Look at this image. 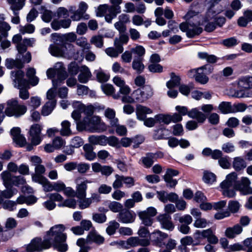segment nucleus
<instances>
[{"label": "nucleus", "mask_w": 252, "mask_h": 252, "mask_svg": "<svg viewBox=\"0 0 252 252\" xmlns=\"http://www.w3.org/2000/svg\"><path fill=\"white\" fill-rule=\"evenodd\" d=\"M105 116L109 120L112 126H115L118 124V119L116 118V112L113 109L107 108L104 111Z\"/></svg>", "instance_id": "c756f323"}, {"label": "nucleus", "mask_w": 252, "mask_h": 252, "mask_svg": "<svg viewBox=\"0 0 252 252\" xmlns=\"http://www.w3.org/2000/svg\"><path fill=\"white\" fill-rule=\"evenodd\" d=\"M78 199V206L80 209L84 210L90 207L92 202L89 197L77 198Z\"/></svg>", "instance_id": "09e8293b"}, {"label": "nucleus", "mask_w": 252, "mask_h": 252, "mask_svg": "<svg viewBox=\"0 0 252 252\" xmlns=\"http://www.w3.org/2000/svg\"><path fill=\"white\" fill-rule=\"evenodd\" d=\"M41 14L42 20L46 23H49L53 17L55 16L54 13L52 11L44 8H42Z\"/></svg>", "instance_id": "49530a36"}, {"label": "nucleus", "mask_w": 252, "mask_h": 252, "mask_svg": "<svg viewBox=\"0 0 252 252\" xmlns=\"http://www.w3.org/2000/svg\"><path fill=\"white\" fill-rule=\"evenodd\" d=\"M56 104V100L48 101L43 106L41 114L43 116L49 115L53 110Z\"/></svg>", "instance_id": "4c0bfd02"}, {"label": "nucleus", "mask_w": 252, "mask_h": 252, "mask_svg": "<svg viewBox=\"0 0 252 252\" xmlns=\"http://www.w3.org/2000/svg\"><path fill=\"white\" fill-rule=\"evenodd\" d=\"M170 115L159 114L155 116L157 123H163L168 125L170 123Z\"/></svg>", "instance_id": "0e129e2a"}, {"label": "nucleus", "mask_w": 252, "mask_h": 252, "mask_svg": "<svg viewBox=\"0 0 252 252\" xmlns=\"http://www.w3.org/2000/svg\"><path fill=\"white\" fill-rule=\"evenodd\" d=\"M46 74L48 78H54L57 75V78L54 80L58 81L59 85H61L67 77V73L61 63H57L54 68H49Z\"/></svg>", "instance_id": "6e6552de"}, {"label": "nucleus", "mask_w": 252, "mask_h": 252, "mask_svg": "<svg viewBox=\"0 0 252 252\" xmlns=\"http://www.w3.org/2000/svg\"><path fill=\"white\" fill-rule=\"evenodd\" d=\"M243 230L242 227L239 224H236L232 227L227 228L225 232L226 237L233 238L236 235L240 234Z\"/></svg>", "instance_id": "7c9ffc66"}, {"label": "nucleus", "mask_w": 252, "mask_h": 252, "mask_svg": "<svg viewBox=\"0 0 252 252\" xmlns=\"http://www.w3.org/2000/svg\"><path fill=\"white\" fill-rule=\"evenodd\" d=\"M108 208L114 213H120V211H121L123 209V205L118 202L111 201L108 205Z\"/></svg>", "instance_id": "e2e57ef3"}, {"label": "nucleus", "mask_w": 252, "mask_h": 252, "mask_svg": "<svg viewBox=\"0 0 252 252\" xmlns=\"http://www.w3.org/2000/svg\"><path fill=\"white\" fill-rule=\"evenodd\" d=\"M71 124L67 121L64 120L61 123V128L60 130V134L63 136H69L72 134V131L70 128Z\"/></svg>", "instance_id": "c9c22d12"}, {"label": "nucleus", "mask_w": 252, "mask_h": 252, "mask_svg": "<svg viewBox=\"0 0 252 252\" xmlns=\"http://www.w3.org/2000/svg\"><path fill=\"white\" fill-rule=\"evenodd\" d=\"M210 232V229H207L203 230H196L193 234V237L197 242L194 245H198L201 241L206 238Z\"/></svg>", "instance_id": "2f4dec72"}, {"label": "nucleus", "mask_w": 252, "mask_h": 252, "mask_svg": "<svg viewBox=\"0 0 252 252\" xmlns=\"http://www.w3.org/2000/svg\"><path fill=\"white\" fill-rule=\"evenodd\" d=\"M54 15L58 19L66 18L69 17V11L64 7H60L56 10Z\"/></svg>", "instance_id": "3c124183"}, {"label": "nucleus", "mask_w": 252, "mask_h": 252, "mask_svg": "<svg viewBox=\"0 0 252 252\" xmlns=\"http://www.w3.org/2000/svg\"><path fill=\"white\" fill-rule=\"evenodd\" d=\"M72 15L70 18L73 21H79L82 19H88L89 18L88 14L84 15L78 10L72 12Z\"/></svg>", "instance_id": "4d7b16f0"}, {"label": "nucleus", "mask_w": 252, "mask_h": 252, "mask_svg": "<svg viewBox=\"0 0 252 252\" xmlns=\"http://www.w3.org/2000/svg\"><path fill=\"white\" fill-rule=\"evenodd\" d=\"M77 128L79 130H86L91 132L101 133L107 129V125L98 116H86L84 119L77 123Z\"/></svg>", "instance_id": "7ed1b4c3"}, {"label": "nucleus", "mask_w": 252, "mask_h": 252, "mask_svg": "<svg viewBox=\"0 0 252 252\" xmlns=\"http://www.w3.org/2000/svg\"><path fill=\"white\" fill-rule=\"evenodd\" d=\"M52 84L53 88L49 89L46 94L47 98L49 99V101L56 100L55 98L56 95L57 88L58 86L60 85L58 84V81L55 80H52Z\"/></svg>", "instance_id": "c03bdc74"}, {"label": "nucleus", "mask_w": 252, "mask_h": 252, "mask_svg": "<svg viewBox=\"0 0 252 252\" xmlns=\"http://www.w3.org/2000/svg\"><path fill=\"white\" fill-rule=\"evenodd\" d=\"M104 241V238L95 231H91L87 237V243L89 244L92 243H95L100 245L102 244Z\"/></svg>", "instance_id": "bb28decb"}, {"label": "nucleus", "mask_w": 252, "mask_h": 252, "mask_svg": "<svg viewBox=\"0 0 252 252\" xmlns=\"http://www.w3.org/2000/svg\"><path fill=\"white\" fill-rule=\"evenodd\" d=\"M186 22H183L179 26L180 29L186 32L187 36L189 38H193L199 35L203 31L200 26L203 24L200 21L201 16L197 12L189 11L185 16Z\"/></svg>", "instance_id": "f03ea898"}, {"label": "nucleus", "mask_w": 252, "mask_h": 252, "mask_svg": "<svg viewBox=\"0 0 252 252\" xmlns=\"http://www.w3.org/2000/svg\"><path fill=\"white\" fill-rule=\"evenodd\" d=\"M233 167L237 171H241L247 166V163L245 160L241 157H237L233 158Z\"/></svg>", "instance_id": "473e14b6"}, {"label": "nucleus", "mask_w": 252, "mask_h": 252, "mask_svg": "<svg viewBox=\"0 0 252 252\" xmlns=\"http://www.w3.org/2000/svg\"><path fill=\"white\" fill-rule=\"evenodd\" d=\"M157 220L159 222L162 229L170 231L174 229V225L169 215L167 214H160L158 216Z\"/></svg>", "instance_id": "dca6fc26"}, {"label": "nucleus", "mask_w": 252, "mask_h": 252, "mask_svg": "<svg viewBox=\"0 0 252 252\" xmlns=\"http://www.w3.org/2000/svg\"><path fill=\"white\" fill-rule=\"evenodd\" d=\"M219 109L223 114L234 113V110L230 103L228 102H221L219 105Z\"/></svg>", "instance_id": "a18cd8bd"}, {"label": "nucleus", "mask_w": 252, "mask_h": 252, "mask_svg": "<svg viewBox=\"0 0 252 252\" xmlns=\"http://www.w3.org/2000/svg\"><path fill=\"white\" fill-rule=\"evenodd\" d=\"M21 130L19 127H14L11 130V133L13 137V141L20 146H24L26 143V138L21 134Z\"/></svg>", "instance_id": "5701e85b"}, {"label": "nucleus", "mask_w": 252, "mask_h": 252, "mask_svg": "<svg viewBox=\"0 0 252 252\" xmlns=\"http://www.w3.org/2000/svg\"><path fill=\"white\" fill-rule=\"evenodd\" d=\"M11 29V27L6 22H4L0 24V35L1 39L8 36V32Z\"/></svg>", "instance_id": "052dcab7"}, {"label": "nucleus", "mask_w": 252, "mask_h": 252, "mask_svg": "<svg viewBox=\"0 0 252 252\" xmlns=\"http://www.w3.org/2000/svg\"><path fill=\"white\" fill-rule=\"evenodd\" d=\"M156 160V154L152 153H148L145 157L141 158L142 164L146 168L150 167Z\"/></svg>", "instance_id": "72a5a7b5"}, {"label": "nucleus", "mask_w": 252, "mask_h": 252, "mask_svg": "<svg viewBox=\"0 0 252 252\" xmlns=\"http://www.w3.org/2000/svg\"><path fill=\"white\" fill-rule=\"evenodd\" d=\"M251 181L247 177H243L239 183L235 182L234 188L243 195L252 194V188L250 187Z\"/></svg>", "instance_id": "2eb2a0df"}, {"label": "nucleus", "mask_w": 252, "mask_h": 252, "mask_svg": "<svg viewBox=\"0 0 252 252\" xmlns=\"http://www.w3.org/2000/svg\"><path fill=\"white\" fill-rule=\"evenodd\" d=\"M36 71L33 68H29L27 72V76L29 79L30 84L33 86H36L39 82V79L35 76Z\"/></svg>", "instance_id": "79ce46f5"}, {"label": "nucleus", "mask_w": 252, "mask_h": 252, "mask_svg": "<svg viewBox=\"0 0 252 252\" xmlns=\"http://www.w3.org/2000/svg\"><path fill=\"white\" fill-rule=\"evenodd\" d=\"M132 67L137 73H142L145 68V66L143 63V58H134L132 63Z\"/></svg>", "instance_id": "58836bf2"}, {"label": "nucleus", "mask_w": 252, "mask_h": 252, "mask_svg": "<svg viewBox=\"0 0 252 252\" xmlns=\"http://www.w3.org/2000/svg\"><path fill=\"white\" fill-rule=\"evenodd\" d=\"M27 110L26 106L19 104L16 99H11L7 101L5 113L7 116L19 117L23 115Z\"/></svg>", "instance_id": "423d86ee"}, {"label": "nucleus", "mask_w": 252, "mask_h": 252, "mask_svg": "<svg viewBox=\"0 0 252 252\" xmlns=\"http://www.w3.org/2000/svg\"><path fill=\"white\" fill-rule=\"evenodd\" d=\"M8 188L9 187L3 191L0 190V203L1 202L3 198H10L18 192L16 189Z\"/></svg>", "instance_id": "37998d69"}, {"label": "nucleus", "mask_w": 252, "mask_h": 252, "mask_svg": "<svg viewBox=\"0 0 252 252\" xmlns=\"http://www.w3.org/2000/svg\"><path fill=\"white\" fill-rule=\"evenodd\" d=\"M12 75L15 77L14 79V87L20 90L19 96L22 99H27L29 97L30 94L29 92L26 89H23L22 88L24 86L26 81L24 79V73L22 70H19L16 72H11Z\"/></svg>", "instance_id": "0eeeda50"}, {"label": "nucleus", "mask_w": 252, "mask_h": 252, "mask_svg": "<svg viewBox=\"0 0 252 252\" xmlns=\"http://www.w3.org/2000/svg\"><path fill=\"white\" fill-rule=\"evenodd\" d=\"M137 234L140 237L146 238L145 239L150 240L151 233L148 228L145 226H140L137 232Z\"/></svg>", "instance_id": "680f3d73"}, {"label": "nucleus", "mask_w": 252, "mask_h": 252, "mask_svg": "<svg viewBox=\"0 0 252 252\" xmlns=\"http://www.w3.org/2000/svg\"><path fill=\"white\" fill-rule=\"evenodd\" d=\"M203 181L208 184H212L216 181V176L215 174L209 171H205L203 177Z\"/></svg>", "instance_id": "603ef678"}, {"label": "nucleus", "mask_w": 252, "mask_h": 252, "mask_svg": "<svg viewBox=\"0 0 252 252\" xmlns=\"http://www.w3.org/2000/svg\"><path fill=\"white\" fill-rule=\"evenodd\" d=\"M135 218V214L128 210H122L117 216L118 220L123 223H132L134 221Z\"/></svg>", "instance_id": "a211bd4d"}, {"label": "nucleus", "mask_w": 252, "mask_h": 252, "mask_svg": "<svg viewBox=\"0 0 252 252\" xmlns=\"http://www.w3.org/2000/svg\"><path fill=\"white\" fill-rule=\"evenodd\" d=\"M212 68L209 64L204 65L198 68V72L195 81L201 84H206L209 81V78L207 76L212 72Z\"/></svg>", "instance_id": "4468645a"}, {"label": "nucleus", "mask_w": 252, "mask_h": 252, "mask_svg": "<svg viewBox=\"0 0 252 252\" xmlns=\"http://www.w3.org/2000/svg\"><path fill=\"white\" fill-rule=\"evenodd\" d=\"M90 42L97 47L101 48L103 46V37L101 35H95L93 36L90 40Z\"/></svg>", "instance_id": "774afa93"}, {"label": "nucleus", "mask_w": 252, "mask_h": 252, "mask_svg": "<svg viewBox=\"0 0 252 252\" xmlns=\"http://www.w3.org/2000/svg\"><path fill=\"white\" fill-rule=\"evenodd\" d=\"M126 240L128 249L139 246H147L150 245L149 240L142 239L138 237H130Z\"/></svg>", "instance_id": "aec40b11"}, {"label": "nucleus", "mask_w": 252, "mask_h": 252, "mask_svg": "<svg viewBox=\"0 0 252 252\" xmlns=\"http://www.w3.org/2000/svg\"><path fill=\"white\" fill-rule=\"evenodd\" d=\"M76 44L84 50H90L91 45L88 42L87 38L85 37H81L75 40Z\"/></svg>", "instance_id": "864d4df0"}, {"label": "nucleus", "mask_w": 252, "mask_h": 252, "mask_svg": "<svg viewBox=\"0 0 252 252\" xmlns=\"http://www.w3.org/2000/svg\"><path fill=\"white\" fill-rule=\"evenodd\" d=\"M74 108L79 109L84 112L88 117L92 115L94 112V107L92 105L85 106L80 101H75L73 103Z\"/></svg>", "instance_id": "b1692460"}, {"label": "nucleus", "mask_w": 252, "mask_h": 252, "mask_svg": "<svg viewBox=\"0 0 252 252\" xmlns=\"http://www.w3.org/2000/svg\"><path fill=\"white\" fill-rule=\"evenodd\" d=\"M0 176L3 181V185L6 188H8L12 185L15 186L24 185L26 183L24 177L21 176H12L9 172L7 171L2 172Z\"/></svg>", "instance_id": "1a4fd4ad"}, {"label": "nucleus", "mask_w": 252, "mask_h": 252, "mask_svg": "<svg viewBox=\"0 0 252 252\" xmlns=\"http://www.w3.org/2000/svg\"><path fill=\"white\" fill-rule=\"evenodd\" d=\"M114 46L115 48L109 47L105 50V53L106 54L112 58L117 57L119 55L121 54L124 51L123 47H121L120 46L119 47L117 45Z\"/></svg>", "instance_id": "ea45409f"}, {"label": "nucleus", "mask_w": 252, "mask_h": 252, "mask_svg": "<svg viewBox=\"0 0 252 252\" xmlns=\"http://www.w3.org/2000/svg\"><path fill=\"white\" fill-rule=\"evenodd\" d=\"M109 224L106 228V232L109 235H111L114 234L116 230L119 227V223L115 220H112L109 222Z\"/></svg>", "instance_id": "13d9d810"}, {"label": "nucleus", "mask_w": 252, "mask_h": 252, "mask_svg": "<svg viewBox=\"0 0 252 252\" xmlns=\"http://www.w3.org/2000/svg\"><path fill=\"white\" fill-rule=\"evenodd\" d=\"M19 59L16 60L13 59H7L5 61V66L8 69H11L14 67L21 68L23 67V64L22 61L20 60V56H19Z\"/></svg>", "instance_id": "a19ab883"}, {"label": "nucleus", "mask_w": 252, "mask_h": 252, "mask_svg": "<svg viewBox=\"0 0 252 252\" xmlns=\"http://www.w3.org/2000/svg\"><path fill=\"white\" fill-rule=\"evenodd\" d=\"M78 80L81 83H87L91 79L92 75L89 68L86 65L80 67Z\"/></svg>", "instance_id": "4be33fe9"}, {"label": "nucleus", "mask_w": 252, "mask_h": 252, "mask_svg": "<svg viewBox=\"0 0 252 252\" xmlns=\"http://www.w3.org/2000/svg\"><path fill=\"white\" fill-rule=\"evenodd\" d=\"M180 82V78L179 76L172 74L171 79L166 83V86L169 89H172L178 86Z\"/></svg>", "instance_id": "6e6d98bb"}, {"label": "nucleus", "mask_w": 252, "mask_h": 252, "mask_svg": "<svg viewBox=\"0 0 252 252\" xmlns=\"http://www.w3.org/2000/svg\"><path fill=\"white\" fill-rule=\"evenodd\" d=\"M188 116L196 119L198 123H203L206 119V116L197 108H192L189 111Z\"/></svg>", "instance_id": "a878e982"}, {"label": "nucleus", "mask_w": 252, "mask_h": 252, "mask_svg": "<svg viewBox=\"0 0 252 252\" xmlns=\"http://www.w3.org/2000/svg\"><path fill=\"white\" fill-rule=\"evenodd\" d=\"M111 5L110 6V9H112L117 12L121 13L122 11L121 4L123 0H109Z\"/></svg>", "instance_id": "69168bd1"}, {"label": "nucleus", "mask_w": 252, "mask_h": 252, "mask_svg": "<svg viewBox=\"0 0 252 252\" xmlns=\"http://www.w3.org/2000/svg\"><path fill=\"white\" fill-rule=\"evenodd\" d=\"M157 214V209L153 207H149L146 210L137 213L138 216L143 224L146 226H151L154 222L153 217Z\"/></svg>", "instance_id": "9d476101"}, {"label": "nucleus", "mask_w": 252, "mask_h": 252, "mask_svg": "<svg viewBox=\"0 0 252 252\" xmlns=\"http://www.w3.org/2000/svg\"><path fill=\"white\" fill-rule=\"evenodd\" d=\"M71 24V20L66 18L64 19L58 20H54L51 23L52 28L57 31L61 28L67 29L70 27Z\"/></svg>", "instance_id": "412c9836"}, {"label": "nucleus", "mask_w": 252, "mask_h": 252, "mask_svg": "<svg viewBox=\"0 0 252 252\" xmlns=\"http://www.w3.org/2000/svg\"><path fill=\"white\" fill-rule=\"evenodd\" d=\"M60 207H68L70 208L74 209L76 206V201L73 198H68L64 201H61L58 204Z\"/></svg>", "instance_id": "8fccbe9b"}, {"label": "nucleus", "mask_w": 252, "mask_h": 252, "mask_svg": "<svg viewBox=\"0 0 252 252\" xmlns=\"http://www.w3.org/2000/svg\"><path fill=\"white\" fill-rule=\"evenodd\" d=\"M106 136L104 135L90 136L88 140L91 145H100L102 146H106Z\"/></svg>", "instance_id": "cd10ccee"}, {"label": "nucleus", "mask_w": 252, "mask_h": 252, "mask_svg": "<svg viewBox=\"0 0 252 252\" xmlns=\"http://www.w3.org/2000/svg\"><path fill=\"white\" fill-rule=\"evenodd\" d=\"M66 49V47L64 46H59L57 44H51L49 48L50 54L53 56L58 57H66L68 54Z\"/></svg>", "instance_id": "6ab92c4d"}, {"label": "nucleus", "mask_w": 252, "mask_h": 252, "mask_svg": "<svg viewBox=\"0 0 252 252\" xmlns=\"http://www.w3.org/2000/svg\"><path fill=\"white\" fill-rule=\"evenodd\" d=\"M65 227L63 224H57L52 227L47 232L43 240L41 238L33 239L27 246L28 252L40 251L50 248L52 245L60 252H65L68 246L65 243L66 235L63 233Z\"/></svg>", "instance_id": "f257e3e1"}, {"label": "nucleus", "mask_w": 252, "mask_h": 252, "mask_svg": "<svg viewBox=\"0 0 252 252\" xmlns=\"http://www.w3.org/2000/svg\"><path fill=\"white\" fill-rule=\"evenodd\" d=\"M76 184L75 196L77 198L85 197L87 195V190L88 189L87 184L91 183L85 178L78 177L75 180Z\"/></svg>", "instance_id": "f8f14e48"}, {"label": "nucleus", "mask_w": 252, "mask_h": 252, "mask_svg": "<svg viewBox=\"0 0 252 252\" xmlns=\"http://www.w3.org/2000/svg\"><path fill=\"white\" fill-rule=\"evenodd\" d=\"M52 37L60 38L62 40L68 42H74L76 40L77 36L74 32H69L60 35L58 33H53L51 35Z\"/></svg>", "instance_id": "e433bc0d"}, {"label": "nucleus", "mask_w": 252, "mask_h": 252, "mask_svg": "<svg viewBox=\"0 0 252 252\" xmlns=\"http://www.w3.org/2000/svg\"><path fill=\"white\" fill-rule=\"evenodd\" d=\"M83 149L85 151L84 156L87 160L91 161L95 159L96 154L93 151V147L91 144H85L83 146Z\"/></svg>", "instance_id": "f704fd0d"}, {"label": "nucleus", "mask_w": 252, "mask_h": 252, "mask_svg": "<svg viewBox=\"0 0 252 252\" xmlns=\"http://www.w3.org/2000/svg\"><path fill=\"white\" fill-rule=\"evenodd\" d=\"M92 219L96 223H103L106 222L107 217L104 214L95 213L93 214Z\"/></svg>", "instance_id": "bf43d9fd"}, {"label": "nucleus", "mask_w": 252, "mask_h": 252, "mask_svg": "<svg viewBox=\"0 0 252 252\" xmlns=\"http://www.w3.org/2000/svg\"><path fill=\"white\" fill-rule=\"evenodd\" d=\"M238 88L240 89L235 92L234 96L237 98L252 97V76L245 75L239 77L237 80Z\"/></svg>", "instance_id": "20e7f679"}, {"label": "nucleus", "mask_w": 252, "mask_h": 252, "mask_svg": "<svg viewBox=\"0 0 252 252\" xmlns=\"http://www.w3.org/2000/svg\"><path fill=\"white\" fill-rule=\"evenodd\" d=\"M153 95V89L149 86H146L141 89H137L134 91L132 95L135 99L136 101L144 102Z\"/></svg>", "instance_id": "9b49d317"}, {"label": "nucleus", "mask_w": 252, "mask_h": 252, "mask_svg": "<svg viewBox=\"0 0 252 252\" xmlns=\"http://www.w3.org/2000/svg\"><path fill=\"white\" fill-rule=\"evenodd\" d=\"M97 80L100 82H105L107 81L109 79V75L106 74L101 68H99L94 71Z\"/></svg>", "instance_id": "de8ad7c7"}, {"label": "nucleus", "mask_w": 252, "mask_h": 252, "mask_svg": "<svg viewBox=\"0 0 252 252\" xmlns=\"http://www.w3.org/2000/svg\"><path fill=\"white\" fill-rule=\"evenodd\" d=\"M34 30L35 27L32 24H28L25 26H19V31L23 34L25 33H32L34 32Z\"/></svg>", "instance_id": "338daca9"}, {"label": "nucleus", "mask_w": 252, "mask_h": 252, "mask_svg": "<svg viewBox=\"0 0 252 252\" xmlns=\"http://www.w3.org/2000/svg\"><path fill=\"white\" fill-rule=\"evenodd\" d=\"M153 111L150 108L142 105H137L136 108L137 119L140 121H144L146 118L147 114H150Z\"/></svg>", "instance_id": "393cba45"}, {"label": "nucleus", "mask_w": 252, "mask_h": 252, "mask_svg": "<svg viewBox=\"0 0 252 252\" xmlns=\"http://www.w3.org/2000/svg\"><path fill=\"white\" fill-rule=\"evenodd\" d=\"M237 179V174L235 172H233L228 174L225 179L220 184V187L222 189V194L224 196L231 198L236 195L235 191L233 189L229 188L234 187V184Z\"/></svg>", "instance_id": "39448f33"}, {"label": "nucleus", "mask_w": 252, "mask_h": 252, "mask_svg": "<svg viewBox=\"0 0 252 252\" xmlns=\"http://www.w3.org/2000/svg\"><path fill=\"white\" fill-rule=\"evenodd\" d=\"M42 126L38 124L32 125L30 130V135L32 145L36 146L40 143L42 137L41 135Z\"/></svg>", "instance_id": "ddd939ff"}, {"label": "nucleus", "mask_w": 252, "mask_h": 252, "mask_svg": "<svg viewBox=\"0 0 252 252\" xmlns=\"http://www.w3.org/2000/svg\"><path fill=\"white\" fill-rule=\"evenodd\" d=\"M25 1L26 0H6L10 9L16 15L17 14L16 11L21 10L25 5Z\"/></svg>", "instance_id": "c85d7f7f"}, {"label": "nucleus", "mask_w": 252, "mask_h": 252, "mask_svg": "<svg viewBox=\"0 0 252 252\" xmlns=\"http://www.w3.org/2000/svg\"><path fill=\"white\" fill-rule=\"evenodd\" d=\"M106 146L108 144L110 146L116 148L120 147V143L119 139L114 136L109 137L106 136Z\"/></svg>", "instance_id": "5fc2aeb1"}, {"label": "nucleus", "mask_w": 252, "mask_h": 252, "mask_svg": "<svg viewBox=\"0 0 252 252\" xmlns=\"http://www.w3.org/2000/svg\"><path fill=\"white\" fill-rule=\"evenodd\" d=\"M168 237V235L159 230H155L151 233L150 241L155 245L162 247L164 245V240Z\"/></svg>", "instance_id": "f3484780"}]
</instances>
